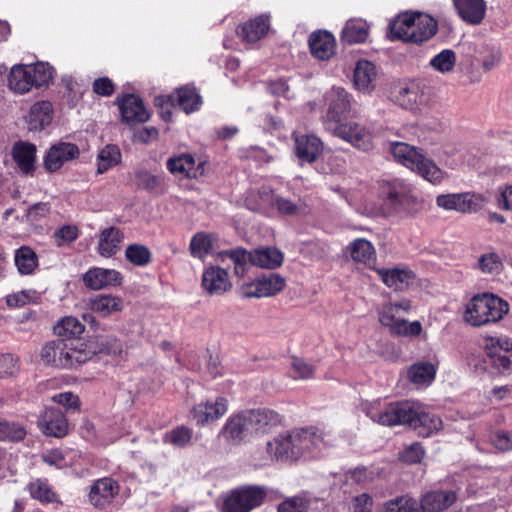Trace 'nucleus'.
I'll use <instances>...</instances> for the list:
<instances>
[{
	"instance_id": "1",
	"label": "nucleus",
	"mask_w": 512,
	"mask_h": 512,
	"mask_svg": "<svg viewBox=\"0 0 512 512\" xmlns=\"http://www.w3.org/2000/svg\"><path fill=\"white\" fill-rule=\"evenodd\" d=\"M322 442V435L315 428L293 429L268 441L266 453L272 461L296 462L309 457Z\"/></svg>"
},
{
	"instance_id": "2",
	"label": "nucleus",
	"mask_w": 512,
	"mask_h": 512,
	"mask_svg": "<svg viewBox=\"0 0 512 512\" xmlns=\"http://www.w3.org/2000/svg\"><path fill=\"white\" fill-rule=\"evenodd\" d=\"M96 355L93 344L57 339L46 343L40 353L41 360L56 368H72L86 363Z\"/></svg>"
},
{
	"instance_id": "3",
	"label": "nucleus",
	"mask_w": 512,
	"mask_h": 512,
	"mask_svg": "<svg viewBox=\"0 0 512 512\" xmlns=\"http://www.w3.org/2000/svg\"><path fill=\"white\" fill-rule=\"evenodd\" d=\"M390 38L421 44L437 32V22L431 16L419 12L399 14L389 25Z\"/></svg>"
},
{
	"instance_id": "4",
	"label": "nucleus",
	"mask_w": 512,
	"mask_h": 512,
	"mask_svg": "<svg viewBox=\"0 0 512 512\" xmlns=\"http://www.w3.org/2000/svg\"><path fill=\"white\" fill-rule=\"evenodd\" d=\"M390 152L397 162L434 185L440 184L446 178V173L414 146L404 142H392Z\"/></svg>"
},
{
	"instance_id": "5",
	"label": "nucleus",
	"mask_w": 512,
	"mask_h": 512,
	"mask_svg": "<svg viewBox=\"0 0 512 512\" xmlns=\"http://www.w3.org/2000/svg\"><path fill=\"white\" fill-rule=\"evenodd\" d=\"M509 311V305L500 297L483 293L475 295L466 305L464 319L472 326H483L500 321Z\"/></svg>"
},
{
	"instance_id": "6",
	"label": "nucleus",
	"mask_w": 512,
	"mask_h": 512,
	"mask_svg": "<svg viewBox=\"0 0 512 512\" xmlns=\"http://www.w3.org/2000/svg\"><path fill=\"white\" fill-rule=\"evenodd\" d=\"M411 301L403 299L395 303L383 305L379 311V321L397 336H419L422 325L419 321L408 322L406 314L411 310Z\"/></svg>"
},
{
	"instance_id": "7",
	"label": "nucleus",
	"mask_w": 512,
	"mask_h": 512,
	"mask_svg": "<svg viewBox=\"0 0 512 512\" xmlns=\"http://www.w3.org/2000/svg\"><path fill=\"white\" fill-rule=\"evenodd\" d=\"M265 497V490L259 486L238 487L225 496L222 512H251L262 505Z\"/></svg>"
},
{
	"instance_id": "8",
	"label": "nucleus",
	"mask_w": 512,
	"mask_h": 512,
	"mask_svg": "<svg viewBox=\"0 0 512 512\" xmlns=\"http://www.w3.org/2000/svg\"><path fill=\"white\" fill-rule=\"evenodd\" d=\"M286 285L285 279L277 273H268L239 287L243 299L272 297L280 293Z\"/></svg>"
},
{
	"instance_id": "9",
	"label": "nucleus",
	"mask_w": 512,
	"mask_h": 512,
	"mask_svg": "<svg viewBox=\"0 0 512 512\" xmlns=\"http://www.w3.org/2000/svg\"><path fill=\"white\" fill-rule=\"evenodd\" d=\"M486 203L485 195L473 192L442 194L436 198L438 207L460 213H475L481 210Z\"/></svg>"
},
{
	"instance_id": "10",
	"label": "nucleus",
	"mask_w": 512,
	"mask_h": 512,
	"mask_svg": "<svg viewBox=\"0 0 512 512\" xmlns=\"http://www.w3.org/2000/svg\"><path fill=\"white\" fill-rule=\"evenodd\" d=\"M413 414V402L405 401L389 404L384 410L377 411L374 407L366 409V415L374 422L383 426L407 424Z\"/></svg>"
},
{
	"instance_id": "11",
	"label": "nucleus",
	"mask_w": 512,
	"mask_h": 512,
	"mask_svg": "<svg viewBox=\"0 0 512 512\" xmlns=\"http://www.w3.org/2000/svg\"><path fill=\"white\" fill-rule=\"evenodd\" d=\"M328 131L363 151H368L372 148L371 132L357 122H341L335 127H331Z\"/></svg>"
},
{
	"instance_id": "12",
	"label": "nucleus",
	"mask_w": 512,
	"mask_h": 512,
	"mask_svg": "<svg viewBox=\"0 0 512 512\" xmlns=\"http://www.w3.org/2000/svg\"><path fill=\"white\" fill-rule=\"evenodd\" d=\"M483 347L493 367L501 373L509 369L511 359L507 354L512 350V341L509 338L486 337Z\"/></svg>"
},
{
	"instance_id": "13",
	"label": "nucleus",
	"mask_w": 512,
	"mask_h": 512,
	"mask_svg": "<svg viewBox=\"0 0 512 512\" xmlns=\"http://www.w3.org/2000/svg\"><path fill=\"white\" fill-rule=\"evenodd\" d=\"M351 101L347 91L337 87L332 90L327 114L323 120L325 129L328 131L331 127L340 124L346 115L350 112Z\"/></svg>"
},
{
	"instance_id": "14",
	"label": "nucleus",
	"mask_w": 512,
	"mask_h": 512,
	"mask_svg": "<svg viewBox=\"0 0 512 512\" xmlns=\"http://www.w3.org/2000/svg\"><path fill=\"white\" fill-rule=\"evenodd\" d=\"M119 491L116 480L109 477L98 479L90 487L89 502L95 508L104 509L113 502Z\"/></svg>"
},
{
	"instance_id": "15",
	"label": "nucleus",
	"mask_w": 512,
	"mask_h": 512,
	"mask_svg": "<svg viewBox=\"0 0 512 512\" xmlns=\"http://www.w3.org/2000/svg\"><path fill=\"white\" fill-rule=\"evenodd\" d=\"M407 424L412 427L419 436L429 437L438 432L443 422L440 417L435 414L426 412L421 405L413 402V414L409 417Z\"/></svg>"
},
{
	"instance_id": "16",
	"label": "nucleus",
	"mask_w": 512,
	"mask_h": 512,
	"mask_svg": "<svg viewBox=\"0 0 512 512\" xmlns=\"http://www.w3.org/2000/svg\"><path fill=\"white\" fill-rule=\"evenodd\" d=\"M228 411V400L218 397L215 401H205L195 405L192 409V417L199 426L220 419Z\"/></svg>"
},
{
	"instance_id": "17",
	"label": "nucleus",
	"mask_w": 512,
	"mask_h": 512,
	"mask_svg": "<svg viewBox=\"0 0 512 512\" xmlns=\"http://www.w3.org/2000/svg\"><path fill=\"white\" fill-rule=\"evenodd\" d=\"M117 102L119 104L121 119L124 123L133 125L149 120L150 114L139 97L128 94L122 99H117Z\"/></svg>"
},
{
	"instance_id": "18",
	"label": "nucleus",
	"mask_w": 512,
	"mask_h": 512,
	"mask_svg": "<svg viewBox=\"0 0 512 512\" xmlns=\"http://www.w3.org/2000/svg\"><path fill=\"white\" fill-rule=\"evenodd\" d=\"M80 151L76 144L59 142L50 147L45 157L44 165L49 172H55L68 161L79 157Z\"/></svg>"
},
{
	"instance_id": "19",
	"label": "nucleus",
	"mask_w": 512,
	"mask_h": 512,
	"mask_svg": "<svg viewBox=\"0 0 512 512\" xmlns=\"http://www.w3.org/2000/svg\"><path fill=\"white\" fill-rule=\"evenodd\" d=\"M38 426L43 434L56 438H62L68 432V421L57 408L46 409L38 420Z\"/></svg>"
},
{
	"instance_id": "20",
	"label": "nucleus",
	"mask_w": 512,
	"mask_h": 512,
	"mask_svg": "<svg viewBox=\"0 0 512 512\" xmlns=\"http://www.w3.org/2000/svg\"><path fill=\"white\" fill-rule=\"evenodd\" d=\"M201 285L210 295H222L232 287L227 271L219 266H210L203 271Z\"/></svg>"
},
{
	"instance_id": "21",
	"label": "nucleus",
	"mask_w": 512,
	"mask_h": 512,
	"mask_svg": "<svg viewBox=\"0 0 512 512\" xmlns=\"http://www.w3.org/2000/svg\"><path fill=\"white\" fill-rule=\"evenodd\" d=\"M457 500L453 490H433L421 496L420 508L423 512H442L450 508Z\"/></svg>"
},
{
	"instance_id": "22",
	"label": "nucleus",
	"mask_w": 512,
	"mask_h": 512,
	"mask_svg": "<svg viewBox=\"0 0 512 512\" xmlns=\"http://www.w3.org/2000/svg\"><path fill=\"white\" fill-rule=\"evenodd\" d=\"M453 5L459 17L471 25H479L486 15L484 0H453Z\"/></svg>"
},
{
	"instance_id": "23",
	"label": "nucleus",
	"mask_w": 512,
	"mask_h": 512,
	"mask_svg": "<svg viewBox=\"0 0 512 512\" xmlns=\"http://www.w3.org/2000/svg\"><path fill=\"white\" fill-rule=\"evenodd\" d=\"M85 285L93 290L121 284L122 276L114 269L93 268L83 277Z\"/></svg>"
},
{
	"instance_id": "24",
	"label": "nucleus",
	"mask_w": 512,
	"mask_h": 512,
	"mask_svg": "<svg viewBox=\"0 0 512 512\" xmlns=\"http://www.w3.org/2000/svg\"><path fill=\"white\" fill-rule=\"evenodd\" d=\"M218 235L209 232H197L190 240L189 251L193 258L205 261L206 257L214 252L218 245Z\"/></svg>"
},
{
	"instance_id": "25",
	"label": "nucleus",
	"mask_w": 512,
	"mask_h": 512,
	"mask_svg": "<svg viewBox=\"0 0 512 512\" xmlns=\"http://www.w3.org/2000/svg\"><path fill=\"white\" fill-rule=\"evenodd\" d=\"M220 434L227 440L237 442L253 434L252 430H250L247 412L244 411L229 417L222 427Z\"/></svg>"
},
{
	"instance_id": "26",
	"label": "nucleus",
	"mask_w": 512,
	"mask_h": 512,
	"mask_svg": "<svg viewBox=\"0 0 512 512\" xmlns=\"http://www.w3.org/2000/svg\"><path fill=\"white\" fill-rule=\"evenodd\" d=\"M309 47L313 56L327 60L335 53L336 41L328 31L314 32L309 37Z\"/></svg>"
},
{
	"instance_id": "27",
	"label": "nucleus",
	"mask_w": 512,
	"mask_h": 512,
	"mask_svg": "<svg viewBox=\"0 0 512 512\" xmlns=\"http://www.w3.org/2000/svg\"><path fill=\"white\" fill-rule=\"evenodd\" d=\"M323 151L321 140L314 135L295 137V152L302 162H314Z\"/></svg>"
},
{
	"instance_id": "28",
	"label": "nucleus",
	"mask_w": 512,
	"mask_h": 512,
	"mask_svg": "<svg viewBox=\"0 0 512 512\" xmlns=\"http://www.w3.org/2000/svg\"><path fill=\"white\" fill-rule=\"evenodd\" d=\"M269 28V16L260 15L240 26L238 29V35L248 43H255L267 34Z\"/></svg>"
},
{
	"instance_id": "29",
	"label": "nucleus",
	"mask_w": 512,
	"mask_h": 512,
	"mask_svg": "<svg viewBox=\"0 0 512 512\" xmlns=\"http://www.w3.org/2000/svg\"><path fill=\"white\" fill-rule=\"evenodd\" d=\"M53 117L52 104L49 101H39L33 104L27 117L28 128L31 131H41L48 126Z\"/></svg>"
},
{
	"instance_id": "30",
	"label": "nucleus",
	"mask_w": 512,
	"mask_h": 512,
	"mask_svg": "<svg viewBox=\"0 0 512 512\" xmlns=\"http://www.w3.org/2000/svg\"><path fill=\"white\" fill-rule=\"evenodd\" d=\"M87 306L100 316L108 317L123 309V301L120 297L111 294H98L88 299Z\"/></svg>"
},
{
	"instance_id": "31",
	"label": "nucleus",
	"mask_w": 512,
	"mask_h": 512,
	"mask_svg": "<svg viewBox=\"0 0 512 512\" xmlns=\"http://www.w3.org/2000/svg\"><path fill=\"white\" fill-rule=\"evenodd\" d=\"M12 156L18 168L24 174H31L35 169L36 147L27 142H17L12 148Z\"/></svg>"
},
{
	"instance_id": "32",
	"label": "nucleus",
	"mask_w": 512,
	"mask_h": 512,
	"mask_svg": "<svg viewBox=\"0 0 512 512\" xmlns=\"http://www.w3.org/2000/svg\"><path fill=\"white\" fill-rule=\"evenodd\" d=\"M249 262L261 268L275 269L283 263V253L274 247H262L249 253Z\"/></svg>"
},
{
	"instance_id": "33",
	"label": "nucleus",
	"mask_w": 512,
	"mask_h": 512,
	"mask_svg": "<svg viewBox=\"0 0 512 512\" xmlns=\"http://www.w3.org/2000/svg\"><path fill=\"white\" fill-rule=\"evenodd\" d=\"M377 272L383 283L395 291L406 289L414 278L409 269H379Z\"/></svg>"
},
{
	"instance_id": "34",
	"label": "nucleus",
	"mask_w": 512,
	"mask_h": 512,
	"mask_svg": "<svg viewBox=\"0 0 512 512\" xmlns=\"http://www.w3.org/2000/svg\"><path fill=\"white\" fill-rule=\"evenodd\" d=\"M377 78L376 66L367 60L357 62L354 69V85L363 92H368L374 88Z\"/></svg>"
},
{
	"instance_id": "35",
	"label": "nucleus",
	"mask_w": 512,
	"mask_h": 512,
	"mask_svg": "<svg viewBox=\"0 0 512 512\" xmlns=\"http://www.w3.org/2000/svg\"><path fill=\"white\" fill-rule=\"evenodd\" d=\"M124 239L122 231L116 227H108L101 231L98 241V252L103 257H111L117 253Z\"/></svg>"
},
{
	"instance_id": "36",
	"label": "nucleus",
	"mask_w": 512,
	"mask_h": 512,
	"mask_svg": "<svg viewBox=\"0 0 512 512\" xmlns=\"http://www.w3.org/2000/svg\"><path fill=\"white\" fill-rule=\"evenodd\" d=\"M246 412L252 433L266 432L280 421L278 413L272 410L254 409Z\"/></svg>"
},
{
	"instance_id": "37",
	"label": "nucleus",
	"mask_w": 512,
	"mask_h": 512,
	"mask_svg": "<svg viewBox=\"0 0 512 512\" xmlns=\"http://www.w3.org/2000/svg\"><path fill=\"white\" fill-rule=\"evenodd\" d=\"M167 169L170 173L181 177V178H192L197 177L198 168L196 162L191 154H180L175 157H171L166 163Z\"/></svg>"
},
{
	"instance_id": "38",
	"label": "nucleus",
	"mask_w": 512,
	"mask_h": 512,
	"mask_svg": "<svg viewBox=\"0 0 512 512\" xmlns=\"http://www.w3.org/2000/svg\"><path fill=\"white\" fill-rule=\"evenodd\" d=\"M9 88L18 94H24L33 87L30 72L26 65H15L12 67L8 78Z\"/></svg>"
},
{
	"instance_id": "39",
	"label": "nucleus",
	"mask_w": 512,
	"mask_h": 512,
	"mask_svg": "<svg viewBox=\"0 0 512 512\" xmlns=\"http://www.w3.org/2000/svg\"><path fill=\"white\" fill-rule=\"evenodd\" d=\"M437 367L430 361H419L410 366L408 377L416 385H429L435 378Z\"/></svg>"
},
{
	"instance_id": "40",
	"label": "nucleus",
	"mask_w": 512,
	"mask_h": 512,
	"mask_svg": "<svg viewBox=\"0 0 512 512\" xmlns=\"http://www.w3.org/2000/svg\"><path fill=\"white\" fill-rule=\"evenodd\" d=\"M175 94L174 101L187 114L198 110L202 103L201 96L192 85L178 88Z\"/></svg>"
},
{
	"instance_id": "41",
	"label": "nucleus",
	"mask_w": 512,
	"mask_h": 512,
	"mask_svg": "<svg viewBox=\"0 0 512 512\" xmlns=\"http://www.w3.org/2000/svg\"><path fill=\"white\" fill-rule=\"evenodd\" d=\"M368 33L369 25L365 21L350 19L341 32V40L347 44L361 43L367 39Z\"/></svg>"
},
{
	"instance_id": "42",
	"label": "nucleus",
	"mask_w": 512,
	"mask_h": 512,
	"mask_svg": "<svg viewBox=\"0 0 512 512\" xmlns=\"http://www.w3.org/2000/svg\"><path fill=\"white\" fill-rule=\"evenodd\" d=\"M26 489L33 499L41 503H61L59 496L53 491L47 479H34L28 483Z\"/></svg>"
},
{
	"instance_id": "43",
	"label": "nucleus",
	"mask_w": 512,
	"mask_h": 512,
	"mask_svg": "<svg viewBox=\"0 0 512 512\" xmlns=\"http://www.w3.org/2000/svg\"><path fill=\"white\" fill-rule=\"evenodd\" d=\"M15 265L21 275L32 274L38 266V256L29 246H22L15 251Z\"/></svg>"
},
{
	"instance_id": "44",
	"label": "nucleus",
	"mask_w": 512,
	"mask_h": 512,
	"mask_svg": "<svg viewBox=\"0 0 512 512\" xmlns=\"http://www.w3.org/2000/svg\"><path fill=\"white\" fill-rule=\"evenodd\" d=\"M351 258L356 262L369 263L375 258V249L370 241L364 238L355 239L348 246Z\"/></svg>"
},
{
	"instance_id": "45",
	"label": "nucleus",
	"mask_w": 512,
	"mask_h": 512,
	"mask_svg": "<svg viewBox=\"0 0 512 512\" xmlns=\"http://www.w3.org/2000/svg\"><path fill=\"white\" fill-rule=\"evenodd\" d=\"M387 199L393 207L404 205L407 202H414L416 198L411 194L410 188L402 182L395 181L387 185L385 189Z\"/></svg>"
},
{
	"instance_id": "46",
	"label": "nucleus",
	"mask_w": 512,
	"mask_h": 512,
	"mask_svg": "<svg viewBox=\"0 0 512 512\" xmlns=\"http://www.w3.org/2000/svg\"><path fill=\"white\" fill-rule=\"evenodd\" d=\"M85 330L84 325L75 317L67 316L62 318L54 326L56 335L71 341V338L80 336Z\"/></svg>"
},
{
	"instance_id": "47",
	"label": "nucleus",
	"mask_w": 512,
	"mask_h": 512,
	"mask_svg": "<svg viewBox=\"0 0 512 512\" xmlns=\"http://www.w3.org/2000/svg\"><path fill=\"white\" fill-rule=\"evenodd\" d=\"M192 438H193V430L184 425H180L170 431H167L163 435L162 440L165 444H170L177 448H184L188 444H190V442L192 441Z\"/></svg>"
},
{
	"instance_id": "48",
	"label": "nucleus",
	"mask_w": 512,
	"mask_h": 512,
	"mask_svg": "<svg viewBox=\"0 0 512 512\" xmlns=\"http://www.w3.org/2000/svg\"><path fill=\"white\" fill-rule=\"evenodd\" d=\"M121 160V153L117 146L107 145L98 154L97 173L102 174L113 166L117 165Z\"/></svg>"
},
{
	"instance_id": "49",
	"label": "nucleus",
	"mask_w": 512,
	"mask_h": 512,
	"mask_svg": "<svg viewBox=\"0 0 512 512\" xmlns=\"http://www.w3.org/2000/svg\"><path fill=\"white\" fill-rule=\"evenodd\" d=\"M249 253L250 252L244 248H236L222 251L219 256L221 260H224L225 257L231 259L234 263L235 274L242 277L246 273V266L249 261Z\"/></svg>"
},
{
	"instance_id": "50",
	"label": "nucleus",
	"mask_w": 512,
	"mask_h": 512,
	"mask_svg": "<svg viewBox=\"0 0 512 512\" xmlns=\"http://www.w3.org/2000/svg\"><path fill=\"white\" fill-rule=\"evenodd\" d=\"M479 53L482 55V68L485 72L491 71L498 66L502 60L501 49L494 44H483Z\"/></svg>"
},
{
	"instance_id": "51",
	"label": "nucleus",
	"mask_w": 512,
	"mask_h": 512,
	"mask_svg": "<svg viewBox=\"0 0 512 512\" xmlns=\"http://www.w3.org/2000/svg\"><path fill=\"white\" fill-rule=\"evenodd\" d=\"M26 436L25 428L16 422H9L1 419L0 425V441L18 442Z\"/></svg>"
},
{
	"instance_id": "52",
	"label": "nucleus",
	"mask_w": 512,
	"mask_h": 512,
	"mask_svg": "<svg viewBox=\"0 0 512 512\" xmlns=\"http://www.w3.org/2000/svg\"><path fill=\"white\" fill-rule=\"evenodd\" d=\"M456 64V54L451 49H444L430 60V66L441 73L451 72Z\"/></svg>"
},
{
	"instance_id": "53",
	"label": "nucleus",
	"mask_w": 512,
	"mask_h": 512,
	"mask_svg": "<svg viewBox=\"0 0 512 512\" xmlns=\"http://www.w3.org/2000/svg\"><path fill=\"white\" fill-rule=\"evenodd\" d=\"M383 512H420V509L415 499L400 496L387 501Z\"/></svg>"
},
{
	"instance_id": "54",
	"label": "nucleus",
	"mask_w": 512,
	"mask_h": 512,
	"mask_svg": "<svg viewBox=\"0 0 512 512\" xmlns=\"http://www.w3.org/2000/svg\"><path fill=\"white\" fill-rule=\"evenodd\" d=\"M271 206L275 207L278 213L284 216L298 215L305 209V205L302 201L293 202L281 196H274L271 201Z\"/></svg>"
},
{
	"instance_id": "55",
	"label": "nucleus",
	"mask_w": 512,
	"mask_h": 512,
	"mask_svg": "<svg viewBox=\"0 0 512 512\" xmlns=\"http://www.w3.org/2000/svg\"><path fill=\"white\" fill-rule=\"evenodd\" d=\"M33 80V86L40 87L47 85L53 78V68L47 63H37L27 66Z\"/></svg>"
},
{
	"instance_id": "56",
	"label": "nucleus",
	"mask_w": 512,
	"mask_h": 512,
	"mask_svg": "<svg viewBox=\"0 0 512 512\" xmlns=\"http://www.w3.org/2000/svg\"><path fill=\"white\" fill-rule=\"evenodd\" d=\"M126 259L136 266H145L151 260V253L149 249L140 244H132L126 248Z\"/></svg>"
},
{
	"instance_id": "57",
	"label": "nucleus",
	"mask_w": 512,
	"mask_h": 512,
	"mask_svg": "<svg viewBox=\"0 0 512 512\" xmlns=\"http://www.w3.org/2000/svg\"><path fill=\"white\" fill-rule=\"evenodd\" d=\"M79 236V230L75 225H64L53 234L56 246L63 247L75 241Z\"/></svg>"
},
{
	"instance_id": "58",
	"label": "nucleus",
	"mask_w": 512,
	"mask_h": 512,
	"mask_svg": "<svg viewBox=\"0 0 512 512\" xmlns=\"http://www.w3.org/2000/svg\"><path fill=\"white\" fill-rule=\"evenodd\" d=\"M309 501L303 497L294 496L287 498L278 505V512H307Z\"/></svg>"
},
{
	"instance_id": "59",
	"label": "nucleus",
	"mask_w": 512,
	"mask_h": 512,
	"mask_svg": "<svg viewBox=\"0 0 512 512\" xmlns=\"http://www.w3.org/2000/svg\"><path fill=\"white\" fill-rule=\"evenodd\" d=\"M291 365L295 379H310L315 373V367L301 358H293Z\"/></svg>"
},
{
	"instance_id": "60",
	"label": "nucleus",
	"mask_w": 512,
	"mask_h": 512,
	"mask_svg": "<svg viewBox=\"0 0 512 512\" xmlns=\"http://www.w3.org/2000/svg\"><path fill=\"white\" fill-rule=\"evenodd\" d=\"M479 266L484 273L497 274L502 268V263L497 254L489 253L480 257Z\"/></svg>"
},
{
	"instance_id": "61",
	"label": "nucleus",
	"mask_w": 512,
	"mask_h": 512,
	"mask_svg": "<svg viewBox=\"0 0 512 512\" xmlns=\"http://www.w3.org/2000/svg\"><path fill=\"white\" fill-rule=\"evenodd\" d=\"M37 293L33 290H23L7 296V304L11 307H22L30 302H35Z\"/></svg>"
},
{
	"instance_id": "62",
	"label": "nucleus",
	"mask_w": 512,
	"mask_h": 512,
	"mask_svg": "<svg viewBox=\"0 0 512 512\" xmlns=\"http://www.w3.org/2000/svg\"><path fill=\"white\" fill-rule=\"evenodd\" d=\"M137 178L139 187L149 191L158 189L164 181V176L152 175L147 172L139 173Z\"/></svg>"
},
{
	"instance_id": "63",
	"label": "nucleus",
	"mask_w": 512,
	"mask_h": 512,
	"mask_svg": "<svg viewBox=\"0 0 512 512\" xmlns=\"http://www.w3.org/2000/svg\"><path fill=\"white\" fill-rule=\"evenodd\" d=\"M491 441L500 451L512 450V431H497L492 435Z\"/></svg>"
},
{
	"instance_id": "64",
	"label": "nucleus",
	"mask_w": 512,
	"mask_h": 512,
	"mask_svg": "<svg viewBox=\"0 0 512 512\" xmlns=\"http://www.w3.org/2000/svg\"><path fill=\"white\" fill-rule=\"evenodd\" d=\"M495 199L498 208L512 211V185L500 187Z\"/></svg>"
}]
</instances>
